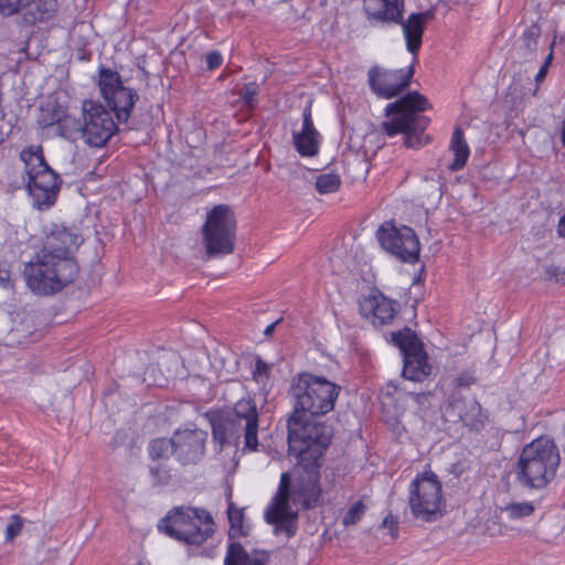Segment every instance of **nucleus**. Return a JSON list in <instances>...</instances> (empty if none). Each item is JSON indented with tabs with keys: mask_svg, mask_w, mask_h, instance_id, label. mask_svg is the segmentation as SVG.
<instances>
[{
	"mask_svg": "<svg viewBox=\"0 0 565 565\" xmlns=\"http://www.w3.org/2000/svg\"><path fill=\"white\" fill-rule=\"evenodd\" d=\"M227 515L231 523L228 531L230 539L233 540L239 535H245L243 532V511L231 503L228 505Z\"/></svg>",
	"mask_w": 565,
	"mask_h": 565,
	"instance_id": "473e14b6",
	"label": "nucleus"
},
{
	"mask_svg": "<svg viewBox=\"0 0 565 565\" xmlns=\"http://www.w3.org/2000/svg\"><path fill=\"white\" fill-rule=\"evenodd\" d=\"M340 386L326 377L301 373L291 381L289 394L294 402L292 414L301 417L322 416L334 408Z\"/></svg>",
	"mask_w": 565,
	"mask_h": 565,
	"instance_id": "0eeeda50",
	"label": "nucleus"
},
{
	"mask_svg": "<svg viewBox=\"0 0 565 565\" xmlns=\"http://www.w3.org/2000/svg\"><path fill=\"white\" fill-rule=\"evenodd\" d=\"M34 0H0V12L2 15L10 17L20 11H28L32 8Z\"/></svg>",
	"mask_w": 565,
	"mask_h": 565,
	"instance_id": "72a5a7b5",
	"label": "nucleus"
},
{
	"mask_svg": "<svg viewBox=\"0 0 565 565\" xmlns=\"http://www.w3.org/2000/svg\"><path fill=\"white\" fill-rule=\"evenodd\" d=\"M206 438L207 433L196 427L177 430L172 444L178 460L183 465L198 462L204 455Z\"/></svg>",
	"mask_w": 565,
	"mask_h": 565,
	"instance_id": "2eb2a0df",
	"label": "nucleus"
},
{
	"mask_svg": "<svg viewBox=\"0 0 565 565\" xmlns=\"http://www.w3.org/2000/svg\"><path fill=\"white\" fill-rule=\"evenodd\" d=\"M561 141H562L563 146L565 147V117L562 122Z\"/></svg>",
	"mask_w": 565,
	"mask_h": 565,
	"instance_id": "3c124183",
	"label": "nucleus"
},
{
	"mask_svg": "<svg viewBox=\"0 0 565 565\" xmlns=\"http://www.w3.org/2000/svg\"><path fill=\"white\" fill-rule=\"evenodd\" d=\"M547 68H546V65H542L535 76V83H536V87H535V90H534V94L537 92L539 89V86L540 84L544 81V78L546 77V74H547Z\"/></svg>",
	"mask_w": 565,
	"mask_h": 565,
	"instance_id": "a18cd8bd",
	"label": "nucleus"
},
{
	"mask_svg": "<svg viewBox=\"0 0 565 565\" xmlns=\"http://www.w3.org/2000/svg\"><path fill=\"white\" fill-rule=\"evenodd\" d=\"M364 511H365L364 504L361 501L355 502L354 504H352L350 507V509L344 514L343 524L345 526L355 524L361 519V516L364 514Z\"/></svg>",
	"mask_w": 565,
	"mask_h": 565,
	"instance_id": "c9c22d12",
	"label": "nucleus"
},
{
	"mask_svg": "<svg viewBox=\"0 0 565 565\" xmlns=\"http://www.w3.org/2000/svg\"><path fill=\"white\" fill-rule=\"evenodd\" d=\"M0 286L4 289H13L14 284L9 270L0 269Z\"/></svg>",
	"mask_w": 565,
	"mask_h": 565,
	"instance_id": "79ce46f5",
	"label": "nucleus"
},
{
	"mask_svg": "<svg viewBox=\"0 0 565 565\" xmlns=\"http://www.w3.org/2000/svg\"><path fill=\"white\" fill-rule=\"evenodd\" d=\"M22 526H23L22 519L18 514H13L10 518V521L6 527V539L8 541H12L14 537H17L20 534Z\"/></svg>",
	"mask_w": 565,
	"mask_h": 565,
	"instance_id": "4c0bfd02",
	"label": "nucleus"
},
{
	"mask_svg": "<svg viewBox=\"0 0 565 565\" xmlns=\"http://www.w3.org/2000/svg\"><path fill=\"white\" fill-rule=\"evenodd\" d=\"M559 461L554 440L540 437L523 448L518 460V480L523 487L543 489L554 479Z\"/></svg>",
	"mask_w": 565,
	"mask_h": 565,
	"instance_id": "423d86ee",
	"label": "nucleus"
},
{
	"mask_svg": "<svg viewBox=\"0 0 565 565\" xmlns=\"http://www.w3.org/2000/svg\"><path fill=\"white\" fill-rule=\"evenodd\" d=\"M413 74V66L407 71L394 70L383 72H380L377 67H373L369 72V83L377 96L392 98L409 85Z\"/></svg>",
	"mask_w": 565,
	"mask_h": 565,
	"instance_id": "dca6fc26",
	"label": "nucleus"
},
{
	"mask_svg": "<svg viewBox=\"0 0 565 565\" xmlns=\"http://www.w3.org/2000/svg\"><path fill=\"white\" fill-rule=\"evenodd\" d=\"M83 243V237L63 226H55L46 236L42 249L25 264L23 275L32 292L53 295L72 284L78 266L71 254Z\"/></svg>",
	"mask_w": 565,
	"mask_h": 565,
	"instance_id": "f257e3e1",
	"label": "nucleus"
},
{
	"mask_svg": "<svg viewBox=\"0 0 565 565\" xmlns=\"http://www.w3.org/2000/svg\"><path fill=\"white\" fill-rule=\"evenodd\" d=\"M287 428L289 452L297 458L298 465L319 463L331 443L333 428L322 422L298 416V414L289 416Z\"/></svg>",
	"mask_w": 565,
	"mask_h": 565,
	"instance_id": "39448f33",
	"label": "nucleus"
},
{
	"mask_svg": "<svg viewBox=\"0 0 565 565\" xmlns=\"http://www.w3.org/2000/svg\"><path fill=\"white\" fill-rule=\"evenodd\" d=\"M391 339L392 342L399 348L403 356H406V354L413 353L415 351H420V349H423V345L417 335L409 328H404L397 332H392Z\"/></svg>",
	"mask_w": 565,
	"mask_h": 565,
	"instance_id": "cd10ccee",
	"label": "nucleus"
},
{
	"mask_svg": "<svg viewBox=\"0 0 565 565\" xmlns=\"http://www.w3.org/2000/svg\"><path fill=\"white\" fill-rule=\"evenodd\" d=\"M170 454H174L172 438H157L149 445V455L153 460L168 458Z\"/></svg>",
	"mask_w": 565,
	"mask_h": 565,
	"instance_id": "7c9ffc66",
	"label": "nucleus"
},
{
	"mask_svg": "<svg viewBox=\"0 0 565 565\" xmlns=\"http://www.w3.org/2000/svg\"><path fill=\"white\" fill-rule=\"evenodd\" d=\"M363 10L371 22L398 23L404 13V0H364Z\"/></svg>",
	"mask_w": 565,
	"mask_h": 565,
	"instance_id": "a211bd4d",
	"label": "nucleus"
},
{
	"mask_svg": "<svg viewBox=\"0 0 565 565\" xmlns=\"http://www.w3.org/2000/svg\"><path fill=\"white\" fill-rule=\"evenodd\" d=\"M396 391V386L392 385V384H388L387 385V394L391 395L393 394V392Z\"/></svg>",
	"mask_w": 565,
	"mask_h": 565,
	"instance_id": "603ef678",
	"label": "nucleus"
},
{
	"mask_svg": "<svg viewBox=\"0 0 565 565\" xmlns=\"http://www.w3.org/2000/svg\"><path fill=\"white\" fill-rule=\"evenodd\" d=\"M403 376L406 380L420 382L430 373V365L427 363V354L423 349L403 356Z\"/></svg>",
	"mask_w": 565,
	"mask_h": 565,
	"instance_id": "412c9836",
	"label": "nucleus"
},
{
	"mask_svg": "<svg viewBox=\"0 0 565 565\" xmlns=\"http://www.w3.org/2000/svg\"><path fill=\"white\" fill-rule=\"evenodd\" d=\"M267 370H268L267 364L262 360H257L254 376L266 374Z\"/></svg>",
	"mask_w": 565,
	"mask_h": 565,
	"instance_id": "49530a36",
	"label": "nucleus"
},
{
	"mask_svg": "<svg viewBox=\"0 0 565 565\" xmlns=\"http://www.w3.org/2000/svg\"><path fill=\"white\" fill-rule=\"evenodd\" d=\"M449 148L454 152L455 159L448 164V169L450 171H459L465 167L470 154V149L463 138V131L460 127L455 128Z\"/></svg>",
	"mask_w": 565,
	"mask_h": 565,
	"instance_id": "b1692460",
	"label": "nucleus"
},
{
	"mask_svg": "<svg viewBox=\"0 0 565 565\" xmlns=\"http://www.w3.org/2000/svg\"><path fill=\"white\" fill-rule=\"evenodd\" d=\"M158 526L188 545H201L215 532V523L206 510L189 507L174 508Z\"/></svg>",
	"mask_w": 565,
	"mask_h": 565,
	"instance_id": "6e6552de",
	"label": "nucleus"
},
{
	"mask_svg": "<svg viewBox=\"0 0 565 565\" xmlns=\"http://www.w3.org/2000/svg\"><path fill=\"white\" fill-rule=\"evenodd\" d=\"M534 505L531 502H512L501 508V514L510 520L521 519L531 515Z\"/></svg>",
	"mask_w": 565,
	"mask_h": 565,
	"instance_id": "c756f323",
	"label": "nucleus"
},
{
	"mask_svg": "<svg viewBox=\"0 0 565 565\" xmlns=\"http://www.w3.org/2000/svg\"><path fill=\"white\" fill-rule=\"evenodd\" d=\"M320 136L306 134H292V141L296 150L302 157H315L319 152Z\"/></svg>",
	"mask_w": 565,
	"mask_h": 565,
	"instance_id": "c85d7f7f",
	"label": "nucleus"
},
{
	"mask_svg": "<svg viewBox=\"0 0 565 565\" xmlns=\"http://www.w3.org/2000/svg\"><path fill=\"white\" fill-rule=\"evenodd\" d=\"M97 84L103 98L116 115L117 120L126 124L139 99L138 93L124 85L118 72L104 66L98 70Z\"/></svg>",
	"mask_w": 565,
	"mask_h": 565,
	"instance_id": "9b49d317",
	"label": "nucleus"
},
{
	"mask_svg": "<svg viewBox=\"0 0 565 565\" xmlns=\"http://www.w3.org/2000/svg\"><path fill=\"white\" fill-rule=\"evenodd\" d=\"M83 140L90 147H104L118 130L110 113L99 103L86 99L82 104Z\"/></svg>",
	"mask_w": 565,
	"mask_h": 565,
	"instance_id": "4468645a",
	"label": "nucleus"
},
{
	"mask_svg": "<svg viewBox=\"0 0 565 565\" xmlns=\"http://www.w3.org/2000/svg\"><path fill=\"white\" fill-rule=\"evenodd\" d=\"M441 483L434 473L417 477L409 488V508L414 518L430 522L440 512Z\"/></svg>",
	"mask_w": 565,
	"mask_h": 565,
	"instance_id": "f8f14e48",
	"label": "nucleus"
},
{
	"mask_svg": "<svg viewBox=\"0 0 565 565\" xmlns=\"http://www.w3.org/2000/svg\"><path fill=\"white\" fill-rule=\"evenodd\" d=\"M396 524H397V522L392 515H387L382 522V526L390 527L393 531L392 532L393 539H395L397 535V530L395 529Z\"/></svg>",
	"mask_w": 565,
	"mask_h": 565,
	"instance_id": "c03bdc74",
	"label": "nucleus"
},
{
	"mask_svg": "<svg viewBox=\"0 0 565 565\" xmlns=\"http://www.w3.org/2000/svg\"><path fill=\"white\" fill-rule=\"evenodd\" d=\"M296 473L292 487L289 473L281 475L278 490L265 511V520L274 525L275 534L284 533L287 539L296 534L299 509L316 508L321 500L319 463L297 465Z\"/></svg>",
	"mask_w": 565,
	"mask_h": 565,
	"instance_id": "f03ea898",
	"label": "nucleus"
},
{
	"mask_svg": "<svg viewBox=\"0 0 565 565\" xmlns=\"http://www.w3.org/2000/svg\"><path fill=\"white\" fill-rule=\"evenodd\" d=\"M20 159L25 163L29 177L28 189L33 204L39 210L51 207L60 192L61 180L45 162L40 147H29L20 153Z\"/></svg>",
	"mask_w": 565,
	"mask_h": 565,
	"instance_id": "1a4fd4ad",
	"label": "nucleus"
},
{
	"mask_svg": "<svg viewBox=\"0 0 565 565\" xmlns=\"http://www.w3.org/2000/svg\"><path fill=\"white\" fill-rule=\"evenodd\" d=\"M341 180L335 173H322L316 179V189L321 194H329L338 191Z\"/></svg>",
	"mask_w": 565,
	"mask_h": 565,
	"instance_id": "2f4dec72",
	"label": "nucleus"
},
{
	"mask_svg": "<svg viewBox=\"0 0 565 565\" xmlns=\"http://www.w3.org/2000/svg\"><path fill=\"white\" fill-rule=\"evenodd\" d=\"M259 413L256 402L252 397L237 401L234 406L223 411L211 418L214 440L221 446L237 444L244 437V448L257 450L258 448Z\"/></svg>",
	"mask_w": 565,
	"mask_h": 565,
	"instance_id": "7ed1b4c3",
	"label": "nucleus"
},
{
	"mask_svg": "<svg viewBox=\"0 0 565 565\" xmlns=\"http://www.w3.org/2000/svg\"><path fill=\"white\" fill-rule=\"evenodd\" d=\"M472 383H475V377L469 372H463L460 375H458L456 379V385L459 387H468Z\"/></svg>",
	"mask_w": 565,
	"mask_h": 565,
	"instance_id": "a19ab883",
	"label": "nucleus"
},
{
	"mask_svg": "<svg viewBox=\"0 0 565 565\" xmlns=\"http://www.w3.org/2000/svg\"><path fill=\"white\" fill-rule=\"evenodd\" d=\"M380 245L404 263H415L419 257V239L413 228L385 222L376 233Z\"/></svg>",
	"mask_w": 565,
	"mask_h": 565,
	"instance_id": "ddd939ff",
	"label": "nucleus"
},
{
	"mask_svg": "<svg viewBox=\"0 0 565 565\" xmlns=\"http://www.w3.org/2000/svg\"><path fill=\"white\" fill-rule=\"evenodd\" d=\"M259 93V86L257 83L255 82H250V83H247L245 84L242 89L239 90V96L242 98V100L248 106V107H254L255 104H256V99L255 97L258 95Z\"/></svg>",
	"mask_w": 565,
	"mask_h": 565,
	"instance_id": "f704fd0d",
	"label": "nucleus"
},
{
	"mask_svg": "<svg viewBox=\"0 0 565 565\" xmlns=\"http://www.w3.org/2000/svg\"><path fill=\"white\" fill-rule=\"evenodd\" d=\"M84 128L83 118L78 119L67 114V109L64 111V116L55 128V135L67 139L76 140L78 137L83 139Z\"/></svg>",
	"mask_w": 565,
	"mask_h": 565,
	"instance_id": "bb28decb",
	"label": "nucleus"
},
{
	"mask_svg": "<svg viewBox=\"0 0 565 565\" xmlns=\"http://www.w3.org/2000/svg\"><path fill=\"white\" fill-rule=\"evenodd\" d=\"M427 107L428 102L422 94L417 92L408 93L386 106V116L393 117L390 120L383 121L382 128L390 137L403 134L406 147L419 148L428 141V137L424 135V131L429 120L420 114Z\"/></svg>",
	"mask_w": 565,
	"mask_h": 565,
	"instance_id": "20e7f679",
	"label": "nucleus"
},
{
	"mask_svg": "<svg viewBox=\"0 0 565 565\" xmlns=\"http://www.w3.org/2000/svg\"><path fill=\"white\" fill-rule=\"evenodd\" d=\"M446 412L454 419L460 420L466 427L477 431L483 428L488 418L480 403L473 397L452 395Z\"/></svg>",
	"mask_w": 565,
	"mask_h": 565,
	"instance_id": "f3484780",
	"label": "nucleus"
},
{
	"mask_svg": "<svg viewBox=\"0 0 565 565\" xmlns=\"http://www.w3.org/2000/svg\"><path fill=\"white\" fill-rule=\"evenodd\" d=\"M269 554L263 550H253L250 553L239 543L231 542L224 559V565H267Z\"/></svg>",
	"mask_w": 565,
	"mask_h": 565,
	"instance_id": "aec40b11",
	"label": "nucleus"
},
{
	"mask_svg": "<svg viewBox=\"0 0 565 565\" xmlns=\"http://www.w3.org/2000/svg\"><path fill=\"white\" fill-rule=\"evenodd\" d=\"M150 472L157 484H167L171 477L169 470L161 466L152 467Z\"/></svg>",
	"mask_w": 565,
	"mask_h": 565,
	"instance_id": "58836bf2",
	"label": "nucleus"
},
{
	"mask_svg": "<svg viewBox=\"0 0 565 565\" xmlns=\"http://www.w3.org/2000/svg\"><path fill=\"white\" fill-rule=\"evenodd\" d=\"M66 107L61 105L55 98H47L39 108L38 124L41 128H56L61 118L64 116Z\"/></svg>",
	"mask_w": 565,
	"mask_h": 565,
	"instance_id": "5701e85b",
	"label": "nucleus"
},
{
	"mask_svg": "<svg viewBox=\"0 0 565 565\" xmlns=\"http://www.w3.org/2000/svg\"><path fill=\"white\" fill-rule=\"evenodd\" d=\"M541 33L542 30L536 23H532L523 31L518 52L524 60H532L535 56Z\"/></svg>",
	"mask_w": 565,
	"mask_h": 565,
	"instance_id": "393cba45",
	"label": "nucleus"
},
{
	"mask_svg": "<svg viewBox=\"0 0 565 565\" xmlns=\"http://www.w3.org/2000/svg\"><path fill=\"white\" fill-rule=\"evenodd\" d=\"M56 11V0H34L32 8H29L24 14L26 21L36 23L50 20Z\"/></svg>",
	"mask_w": 565,
	"mask_h": 565,
	"instance_id": "a878e982",
	"label": "nucleus"
},
{
	"mask_svg": "<svg viewBox=\"0 0 565 565\" xmlns=\"http://www.w3.org/2000/svg\"><path fill=\"white\" fill-rule=\"evenodd\" d=\"M236 220L232 209L215 205L202 227L203 244L209 256L226 255L234 250Z\"/></svg>",
	"mask_w": 565,
	"mask_h": 565,
	"instance_id": "9d476101",
	"label": "nucleus"
},
{
	"mask_svg": "<svg viewBox=\"0 0 565 565\" xmlns=\"http://www.w3.org/2000/svg\"><path fill=\"white\" fill-rule=\"evenodd\" d=\"M223 62L222 55L217 51H212L206 54V63L209 70H215L221 66Z\"/></svg>",
	"mask_w": 565,
	"mask_h": 565,
	"instance_id": "ea45409f",
	"label": "nucleus"
},
{
	"mask_svg": "<svg viewBox=\"0 0 565 565\" xmlns=\"http://www.w3.org/2000/svg\"><path fill=\"white\" fill-rule=\"evenodd\" d=\"M557 234L561 237H565V214L561 217L557 225Z\"/></svg>",
	"mask_w": 565,
	"mask_h": 565,
	"instance_id": "de8ad7c7",
	"label": "nucleus"
},
{
	"mask_svg": "<svg viewBox=\"0 0 565 565\" xmlns=\"http://www.w3.org/2000/svg\"><path fill=\"white\" fill-rule=\"evenodd\" d=\"M279 322H280V320H277V321H275V322L270 323L269 326H267V327H266V329H265V331H264L265 335H270V334H273V332H274V330H275L276 326H277Z\"/></svg>",
	"mask_w": 565,
	"mask_h": 565,
	"instance_id": "09e8293b",
	"label": "nucleus"
},
{
	"mask_svg": "<svg viewBox=\"0 0 565 565\" xmlns=\"http://www.w3.org/2000/svg\"><path fill=\"white\" fill-rule=\"evenodd\" d=\"M295 134H306V135H313V136H320L318 130L313 126V120L311 117V105L309 104L306 106V108L302 111V128L300 131H295Z\"/></svg>",
	"mask_w": 565,
	"mask_h": 565,
	"instance_id": "e433bc0d",
	"label": "nucleus"
},
{
	"mask_svg": "<svg viewBox=\"0 0 565 565\" xmlns=\"http://www.w3.org/2000/svg\"><path fill=\"white\" fill-rule=\"evenodd\" d=\"M553 46H554V42L551 44V52L550 54L545 57V61L543 63V65H546V68L548 70L552 61H553Z\"/></svg>",
	"mask_w": 565,
	"mask_h": 565,
	"instance_id": "8fccbe9b",
	"label": "nucleus"
},
{
	"mask_svg": "<svg viewBox=\"0 0 565 565\" xmlns=\"http://www.w3.org/2000/svg\"><path fill=\"white\" fill-rule=\"evenodd\" d=\"M433 17V11L427 10L425 12L411 13L406 20H403V17L401 18V22L397 24L402 25L406 47L409 53L416 54L420 49L424 31Z\"/></svg>",
	"mask_w": 565,
	"mask_h": 565,
	"instance_id": "6ab92c4d",
	"label": "nucleus"
},
{
	"mask_svg": "<svg viewBox=\"0 0 565 565\" xmlns=\"http://www.w3.org/2000/svg\"><path fill=\"white\" fill-rule=\"evenodd\" d=\"M364 309L372 312L374 324H387L396 315L395 302L383 296L367 299Z\"/></svg>",
	"mask_w": 565,
	"mask_h": 565,
	"instance_id": "4be33fe9",
	"label": "nucleus"
},
{
	"mask_svg": "<svg viewBox=\"0 0 565 565\" xmlns=\"http://www.w3.org/2000/svg\"><path fill=\"white\" fill-rule=\"evenodd\" d=\"M407 395L420 407H426V403L430 397V393H408Z\"/></svg>",
	"mask_w": 565,
	"mask_h": 565,
	"instance_id": "37998d69",
	"label": "nucleus"
}]
</instances>
